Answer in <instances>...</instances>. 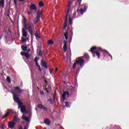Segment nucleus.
I'll use <instances>...</instances> for the list:
<instances>
[{
  "instance_id": "9d476101",
  "label": "nucleus",
  "mask_w": 129,
  "mask_h": 129,
  "mask_svg": "<svg viewBox=\"0 0 129 129\" xmlns=\"http://www.w3.org/2000/svg\"><path fill=\"white\" fill-rule=\"evenodd\" d=\"M15 125H16V124L13 121H10L8 123V126L10 128H14V127H15Z\"/></svg>"
},
{
  "instance_id": "0e129e2a",
  "label": "nucleus",
  "mask_w": 129,
  "mask_h": 129,
  "mask_svg": "<svg viewBox=\"0 0 129 129\" xmlns=\"http://www.w3.org/2000/svg\"><path fill=\"white\" fill-rule=\"evenodd\" d=\"M45 83H47V82H48V81H47L46 80H45Z\"/></svg>"
},
{
  "instance_id": "f3484780",
  "label": "nucleus",
  "mask_w": 129,
  "mask_h": 129,
  "mask_svg": "<svg viewBox=\"0 0 129 129\" xmlns=\"http://www.w3.org/2000/svg\"><path fill=\"white\" fill-rule=\"evenodd\" d=\"M21 111L22 113H25V111H26V106H23V107H21Z\"/></svg>"
},
{
  "instance_id": "c756f323",
  "label": "nucleus",
  "mask_w": 129,
  "mask_h": 129,
  "mask_svg": "<svg viewBox=\"0 0 129 129\" xmlns=\"http://www.w3.org/2000/svg\"><path fill=\"white\" fill-rule=\"evenodd\" d=\"M39 60H40V58H39V57L36 56L34 59V62L35 63L38 62V61H39Z\"/></svg>"
},
{
  "instance_id": "393cba45",
  "label": "nucleus",
  "mask_w": 129,
  "mask_h": 129,
  "mask_svg": "<svg viewBox=\"0 0 129 129\" xmlns=\"http://www.w3.org/2000/svg\"><path fill=\"white\" fill-rule=\"evenodd\" d=\"M47 43L48 45H53V44H54V41L52 40H49L48 41Z\"/></svg>"
},
{
  "instance_id": "dca6fc26",
  "label": "nucleus",
  "mask_w": 129,
  "mask_h": 129,
  "mask_svg": "<svg viewBox=\"0 0 129 129\" xmlns=\"http://www.w3.org/2000/svg\"><path fill=\"white\" fill-rule=\"evenodd\" d=\"M44 123L47 125H50L51 124V121L49 119H45L44 120Z\"/></svg>"
},
{
  "instance_id": "8fccbe9b",
  "label": "nucleus",
  "mask_w": 129,
  "mask_h": 129,
  "mask_svg": "<svg viewBox=\"0 0 129 129\" xmlns=\"http://www.w3.org/2000/svg\"><path fill=\"white\" fill-rule=\"evenodd\" d=\"M66 28H67V23H64L63 29H66Z\"/></svg>"
},
{
  "instance_id": "bb28decb",
  "label": "nucleus",
  "mask_w": 129,
  "mask_h": 129,
  "mask_svg": "<svg viewBox=\"0 0 129 129\" xmlns=\"http://www.w3.org/2000/svg\"><path fill=\"white\" fill-rule=\"evenodd\" d=\"M18 107L19 108L23 107V103L21 101H19L18 103Z\"/></svg>"
},
{
  "instance_id": "f03ea898",
  "label": "nucleus",
  "mask_w": 129,
  "mask_h": 129,
  "mask_svg": "<svg viewBox=\"0 0 129 129\" xmlns=\"http://www.w3.org/2000/svg\"><path fill=\"white\" fill-rule=\"evenodd\" d=\"M23 25L25 29L28 30V32L31 36L32 37V36H33V27H32V25H29V24H27V19H26V18H24V19H23Z\"/></svg>"
},
{
  "instance_id": "680f3d73",
  "label": "nucleus",
  "mask_w": 129,
  "mask_h": 129,
  "mask_svg": "<svg viewBox=\"0 0 129 129\" xmlns=\"http://www.w3.org/2000/svg\"><path fill=\"white\" fill-rule=\"evenodd\" d=\"M27 14H28V15H31V12L28 11V12H27Z\"/></svg>"
},
{
  "instance_id": "c85d7f7f",
  "label": "nucleus",
  "mask_w": 129,
  "mask_h": 129,
  "mask_svg": "<svg viewBox=\"0 0 129 129\" xmlns=\"http://www.w3.org/2000/svg\"><path fill=\"white\" fill-rule=\"evenodd\" d=\"M35 64L36 66L38 67V70H39L40 71H42V70H41V69L40 68V65H39V63L38 62H35Z\"/></svg>"
},
{
  "instance_id": "a211bd4d",
  "label": "nucleus",
  "mask_w": 129,
  "mask_h": 129,
  "mask_svg": "<svg viewBox=\"0 0 129 129\" xmlns=\"http://www.w3.org/2000/svg\"><path fill=\"white\" fill-rule=\"evenodd\" d=\"M17 121H18V119H17V115H15L13 117L12 122H14L15 124H16Z\"/></svg>"
},
{
  "instance_id": "412c9836",
  "label": "nucleus",
  "mask_w": 129,
  "mask_h": 129,
  "mask_svg": "<svg viewBox=\"0 0 129 129\" xmlns=\"http://www.w3.org/2000/svg\"><path fill=\"white\" fill-rule=\"evenodd\" d=\"M94 54H95L97 56V57L98 58V59H100V53L98 52V51H96Z\"/></svg>"
},
{
  "instance_id": "6e6d98bb",
  "label": "nucleus",
  "mask_w": 129,
  "mask_h": 129,
  "mask_svg": "<svg viewBox=\"0 0 129 129\" xmlns=\"http://www.w3.org/2000/svg\"><path fill=\"white\" fill-rule=\"evenodd\" d=\"M14 4H15L16 6H17V1L16 0H14Z\"/></svg>"
},
{
  "instance_id": "a19ab883",
  "label": "nucleus",
  "mask_w": 129,
  "mask_h": 129,
  "mask_svg": "<svg viewBox=\"0 0 129 129\" xmlns=\"http://www.w3.org/2000/svg\"><path fill=\"white\" fill-rule=\"evenodd\" d=\"M27 53V52H24V51H22L21 52V55H22V56H25V55Z\"/></svg>"
},
{
  "instance_id": "13d9d810",
  "label": "nucleus",
  "mask_w": 129,
  "mask_h": 129,
  "mask_svg": "<svg viewBox=\"0 0 129 129\" xmlns=\"http://www.w3.org/2000/svg\"><path fill=\"white\" fill-rule=\"evenodd\" d=\"M2 38H3V34L0 35V40L2 39Z\"/></svg>"
},
{
  "instance_id": "f704fd0d",
  "label": "nucleus",
  "mask_w": 129,
  "mask_h": 129,
  "mask_svg": "<svg viewBox=\"0 0 129 129\" xmlns=\"http://www.w3.org/2000/svg\"><path fill=\"white\" fill-rule=\"evenodd\" d=\"M114 129H121V128H120V126H119V125H115L114 126Z\"/></svg>"
},
{
  "instance_id": "3c124183",
  "label": "nucleus",
  "mask_w": 129,
  "mask_h": 129,
  "mask_svg": "<svg viewBox=\"0 0 129 129\" xmlns=\"http://www.w3.org/2000/svg\"><path fill=\"white\" fill-rule=\"evenodd\" d=\"M108 55L111 57V60H112V56L111 55V54H110V53H108Z\"/></svg>"
},
{
  "instance_id": "5fc2aeb1",
  "label": "nucleus",
  "mask_w": 129,
  "mask_h": 129,
  "mask_svg": "<svg viewBox=\"0 0 129 129\" xmlns=\"http://www.w3.org/2000/svg\"><path fill=\"white\" fill-rule=\"evenodd\" d=\"M8 32H9V33H11V34H12V30H11V29H8Z\"/></svg>"
},
{
  "instance_id": "aec40b11",
  "label": "nucleus",
  "mask_w": 129,
  "mask_h": 129,
  "mask_svg": "<svg viewBox=\"0 0 129 129\" xmlns=\"http://www.w3.org/2000/svg\"><path fill=\"white\" fill-rule=\"evenodd\" d=\"M21 49H22V51H26L28 49V46H24V45H22L21 46Z\"/></svg>"
},
{
  "instance_id": "72a5a7b5",
  "label": "nucleus",
  "mask_w": 129,
  "mask_h": 129,
  "mask_svg": "<svg viewBox=\"0 0 129 129\" xmlns=\"http://www.w3.org/2000/svg\"><path fill=\"white\" fill-rule=\"evenodd\" d=\"M24 56L26 57L27 59H30V54H28L27 53H25Z\"/></svg>"
},
{
  "instance_id": "09e8293b",
  "label": "nucleus",
  "mask_w": 129,
  "mask_h": 129,
  "mask_svg": "<svg viewBox=\"0 0 129 129\" xmlns=\"http://www.w3.org/2000/svg\"><path fill=\"white\" fill-rule=\"evenodd\" d=\"M77 3H78L79 5H81V2L82 0H77Z\"/></svg>"
},
{
  "instance_id": "ea45409f",
  "label": "nucleus",
  "mask_w": 129,
  "mask_h": 129,
  "mask_svg": "<svg viewBox=\"0 0 129 129\" xmlns=\"http://www.w3.org/2000/svg\"><path fill=\"white\" fill-rule=\"evenodd\" d=\"M73 19H76V12H74L73 13Z\"/></svg>"
},
{
  "instance_id": "7c9ffc66",
  "label": "nucleus",
  "mask_w": 129,
  "mask_h": 129,
  "mask_svg": "<svg viewBox=\"0 0 129 129\" xmlns=\"http://www.w3.org/2000/svg\"><path fill=\"white\" fill-rule=\"evenodd\" d=\"M83 58H85L86 59H89V55L88 54H86L84 56H82Z\"/></svg>"
},
{
  "instance_id": "e433bc0d",
  "label": "nucleus",
  "mask_w": 129,
  "mask_h": 129,
  "mask_svg": "<svg viewBox=\"0 0 129 129\" xmlns=\"http://www.w3.org/2000/svg\"><path fill=\"white\" fill-rule=\"evenodd\" d=\"M66 106H67V107H69L70 106V102H66Z\"/></svg>"
},
{
  "instance_id": "2f4dec72",
  "label": "nucleus",
  "mask_w": 129,
  "mask_h": 129,
  "mask_svg": "<svg viewBox=\"0 0 129 129\" xmlns=\"http://www.w3.org/2000/svg\"><path fill=\"white\" fill-rule=\"evenodd\" d=\"M7 82H9V83H11V82H12V80H11V77H7Z\"/></svg>"
},
{
  "instance_id": "b1692460",
  "label": "nucleus",
  "mask_w": 129,
  "mask_h": 129,
  "mask_svg": "<svg viewBox=\"0 0 129 129\" xmlns=\"http://www.w3.org/2000/svg\"><path fill=\"white\" fill-rule=\"evenodd\" d=\"M38 108H40V109H43L44 106L41 104H39L37 105Z\"/></svg>"
},
{
  "instance_id": "0eeeda50",
  "label": "nucleus",
  "mask_w": 129,
  "mask_h": 129,
  "mask_svg": "<svg viewBox=\"0 0 129 129\" xmlns=\"http://www.w3.org/2000/svg\"><path fill=\"white\" fill-rule=\"evenodd\" d=\"M42 15V12H40V11L37 12V16L36 17V22L34 23V25H36L39 21H40V19H41V15Z\"/></svg>"
},
{
  "instance_id": "e2e57ef3",
  "label": "nucleus",
  "mask_w": 129,
  "mask_h": 129,
  "mask_svg": "<svg viewBox=\"0 0 129 129\" xmlns=\"http://www.w3.org/2000/svg\"><path fill=\"white\" fill-rule=\"evenodd\" d=\"M57 71H58V69L57 68H55V72H57Z\"/></svg>"
},
{
  "instance_id": "69168bd1",
  "label": "nucleus",
  "mask_w": 129,
  "mask_h": 129,
  "mask_svg": "<svg viewBox=\"0 0 129 129\" xmlns=\"http://www.w3.org/2000/svg\"><path fill=\"white\" fill-rule=\"evenodd\" d=\"M30 51H31V49H28V52H30Z\"/></svg>"
},
{
  "instance_id": "20e7f679",
  "label": "nucleus",
  "mask_w": 129,
  "mask_h": 129,
  "mask_svg": "<svg viewBox=\"0 0 129 129\" xmlns=\"http://www.w3.org/2000/svg\"><path fill=\"white\" fill-rule=\"evenodd\" d=\"M17 92V93H22L23 92V90L21 89V88H20V87H13L12 88V94H13V92Z\"/></svg>"
},
{
  "instance_id": "4d7b16f0",
  "label": "nucleus",
  "mask_w": 129,
  "mask_h": 129,
  "mask_svg": "<svg viewBox=\"0 0 129 129\" xmlns=\"http://www.w3.org/2000/svg\"><path fill=\"white\" fill-rule=\"evenodd\" d=\"M24 113H25V114H28V111H27V110H26V111H24Z\"/></svg>"
},
{
  "instance_id": "c03bdc74",
  "label": "nucleus",
  "mask_w": 129,
  "mask_h": 129,
  "mask_svg": "<svg viewBox=\"0 0 129 129\" xmlns=\"http://www.w3.org/2000/svg\"><path fill=\"white\" fill-rule=\"evenodd\" d=\"M69 22H70V24L72 25V19H71V17H70Z\"/></svg>"
},
{
  "instance_id": "9b49d317",
  "label": "nucleus",
  "mask_w": 129,
  "mask_h": 129,
  "mask_svg": "<svg viewBox=\"0 0 129 129\" xmlns=\"http://www.w3.org/2000/svg\"><path fill=\"white\" fill-rule=\"evenodd\" d=\"M29 9L30 11H35L37 10V7L35 4H32L29 7Z\"/></svg>"
},
{
  "instance_id": "338daca9",
  "label": "nucleus",
  "mask_w": 129,
  "mask_h": 129,
  "mask_svg": "<svg viewBox=\"0 0 129 129\" xmlns=\"http://www.w3.org/2000/svg\"><path fill=\"white\" fill-rule=\"evenodd\" d=\"M24 129H27V126H25Z\"/></svg>"
},
{
  "instance_id": "774afa93",
  "label": "nucleus",
  "mask_w": 129,
  "mask_h": 129,
  "mask_svg": "<svg viewBox=\"0 0 129 129\" xmlns=\"http://www.w3.org/2000/svg\"><path fill=\"white\" fill-rule=\"evenodd\" d=\"M10 12H11V11L10 10H8V13L9 14Z\"/></svg>"
},
{
  "instance_id": "7ed1b4c3",
  "label": "nucleus",
  "mask_w": 129,
  "mask_h": 129,
  "mask_svg": "<svg viewBox=\"0 0 129 129\" xmlns=\"http://www.w3.org/2000/svg\"><path fill=\"white\" fill-rule=\"evenodd\" d=\"M83 57H78L76 61L74 62L73 68H75L76 65H79L80 67H81L84 64V59L82 58Z\"/></svg>"
},
{
  "instance_id": "603ef678",
  "label": "nucleus",
  "mask_w": 129,
  "mask_h": 129,
  "mask_svg": "<svg viewBox=\"0 0 129 129\" xmlns=\"http://www.w3.org/2000/svg\"><path fill=\"white\" fill-rule=\"evenodd\" d=\"M1 128H2V129H5V125L3 124V125L1 126Z\"/></svg>"
},
{
  "instance_id": "864d4df0",
  "label": "nucleus",
  "mask_w": 129,
  "mask_h": 129,
  "mask_svg": "<svg viewBox=\"0 0 129 129\" xmlns=\"http://www.w3.org/2000/svg\"><path fill=\"white\" fill-rule=\"evenodd\" d=\"M4 37H5V40H8V36L4 35Z\"/></svg>"
},
{
  "instance_id": "49530a36",
  "label": "nucleus",
  "mask_w": 129,
  "mask_h": 129,
  "mask_svg": "<svg viewBox=\"0 0 129 129\" xmlns=\"http://www.w3.org/2000/svg\"><path fill=\"white\" fill-rule=\"evenodd\" d=\"M21 40L23 42H26L27 40H26V39H25L24 37H22L21 38Z\"/></svg>"
},
{
  "instance_id": "ddd939ff",
  "label": "nucleus",
  "mask_w": 129,
  "mask_h": 129,
  "mask_svg": "<svg viewBox=\"0 0 129 129\" xmlns=\"http://www.w3.org/2000/svg\"><path fill=\"white\" fill-rule=\"evenodd\" d=\"M63 50L64 52L67 51V41L66 40H64L63 42Z\"/></svg>"
},
{
  "instance_id": "de8ad7c7",
  "label": "nucleus",
  "mask_w": 129,
  "mask_h": 129,
  "mask_svg": "<svg viewBox=\"0 0 129 129\" xmlns=\"http://www.w3.org/2000/svg\"><path fill=\"white\" fill-rule=\"evenodd\" d=\"M40 93L41 95H44V94H45V93H44V91H40Z\"/></svg>"
},
{
  "instance_id": "f257e3e1",
  "label": "nucleus",
  "mask_w": 129,
  "mask_h": 129,
  "mask_svg": "<svg viewBox=\"0 0 129 129\" xmlns=\"http://www.w3.org/2000/svg\"><path fill=\"white\" fill-rule=\"evenodd\" d=\"M23 25L25 29L28 30V32L31 36L32 37V36H33V27H32V25H29V24H27V19H26V18H24V19H23Z\"/></svg>"
},
{
  "instance_id": "4be33fe9",
  "label": "nucleus",
  "mask_w": 129,
  "mask_h": 129,
  "mask_svg": "<svg viewBox=\"0 0 129 129\" xmlns=\"http://www.w3.org/2000/svg\"><path fill=\"white\" fill-rule=\"evenodd\" d=\"M38 6L39 8H42L44 7V3H43V1H40L38 4Z\"/></svg>"
},
{
  "instance_id": "473e14b6",
  "label": "nucleus",
  "mask_w": 129,
  "mask_h": 129,
  "mask_svg": "<svg viewBox=\"0 0 129 129\" xmlns=\"http://www.w3.org/2000/svg\"><path fill=\"white\" fill-rule=\"evenodd\" d=\"M35 37H36V38H38V39H40V38H41V36H40L39 35V34H38L37 32H35Z\"/></svg>"
},
{
  "instance_id": "4468645a",
  "label": "nucleus",
  "mask_w": 129,
  "mask_h": 129,
  "mask_svg": "<svg viewBox=\"0 0 129 129\" xmlns=\"http://www.w3.org/2000/svg\"><path fill=\"white\" fill-rule=\"evenodd\" d=\"M69 90V92H70V93H73V92H74V91H75V88L74 87H71L68 89Z\"/></svg>"
},
{
  "instance_id": "c9c22d12",
  "label": "nucleus",
  "mask_w": 129,
  "mask_h": 129,
  "mask_svg": "<svg viewBox=\"0 0 129 129\" xmlns=\"http://www.w3.org/2000/svg\"><path fill=\"white\" fill-rule=\"evenodd\" d=\"M67 17H68V15L66 14L64 24H67V22L68 21V18H67Z\"/></svg>"
},
{
  "instance_id": "37998d69",
  "label": "nucleus",
  "mask_w": 129,
  "mask_h": 129,
  "mask_svg": "<svg viewBox=\"0 0 129 129\" xmlns=\"http://www.w3.org/2000/svg\"><path fill=\"white\" fill-rule=\"evenodd\" d=\"M42 109H43V110H45V111H48V108L43 106V108H42Z\"/></svg>"
},
{
  "instance_id": "2eb2a0df",
  "label": "nucleus",
  "mask_w": 129,
  "mask_h": 129,
  "mask_svg": "<svg viewBox=\"0 0 129 129\" xmlns=\"http://www.w3.org/2000/svg\"><path fill=\"white\" fill-rule=\"evenodd\" d=\"M96 49H97V47H96V46H93L92 48H91L90 51L91 52L92 54H94L95 52H96V51H95Z\"/></svg>"
},
{
  "instance_id": "58836bf2",
  "label": "nucleus",
  "mask_w": 129,
  "mask_h": 129,
  "mask_svg": "<svg viewBox=\"0 0 129 129\" xmlns=\"http://www.w3.org/2000/svg\"><path fill=\"white\" fill-rule=\"evenodd\" d=\"M98 51H100V52H103V50H102V48L101 47H98L97 48Z\"/></svg>"
},
{
  "instance_id": "6e6552de",
  "label": "nucleus",
  "mask_w": 129,
  "mask_h": 129,
  "mask_svg": "<svg viewBox=\"0 0 129 129\" xmlns=\"http://www.w3.org/2000/svg\"><path fill=\"white\" fill-rule=\"evenodd\" d=\"M66 95H69V92L64 91L63 92V94L61 95V96L62 98V101H65V98H66Z\"/></svg>"
},
{
  "instance_id": "a18cd8bd",
  "label": "nucleus",
  "mask_w": 129,
  "mask_h": 129,
  "mask_svg": "<svg viewBox=\"0 0 129 129\" xmlns=\"http://www.w3.org/2000/svg\"><path fill=\"white\" fill-rule=\"evenodd\" d=\"M103 52L104 53H106V54H108L109 53V52L107 50H103Z\"/></svg>"
},
{
  "instance_id": "6ab92c4d",
  "label": "nucleus",
  "mask_w": 129,
  "mask_h": 129,
  "mask_svg": "<svg viewBox=\"0 0 129 129\" xmlns=\"http://www.w3.org/2000/svg\"><path fill=\"white\" fill-rule=\"evenodd\" d=\"M10 113H11V111H7L6 113H5L4 115H3V117H2V119H4L6 118V117H7V116H9V114H10Z\"/></svg>"
},
{
  "instance_id": "bf43d9fd",
  "label": "nucleus",
  "mask_w": 129,
  "mask_h": 129,
  "mask_svg": "<svg viewBox=\"0 0 129 129\" xmlns=\"http://www.w3.org/2000/svg\"><path fill=\"white\" fill-rule=\"evenodd\" d=\"M19 129H23V126H22L21 125L20 126Z\"/></svg>"
},
{
  "instance_id": "1a4fd4ad",
  "label": "nucleus",
  "mask_w": 129,
  "mask_h": 129,
  "mask_svg": "<svg viewBox=\"0 0 129 129\" xmlns=\"http://www.w3.org/2000/svg\"><path fill=\"white\" fill-rule=\"evenodd\" d=\"M41 64L42 67H44L46 69H48V64H47L46 62L44 61L43 59H41Z\"/></svg>"
},
{
  "instance_id": "a878e982",
  "label": "nucleus",
  "mask_w": 129,
  "mask_h": 129,
  "mask_svg": "<svg viewBox=\"0 0 129 129\" xmlns=\"http://www.w3.org/2000/svg\"><path fill=\"white\" fill-rule=\"evenodd\" d=\"M38 56H40V57L43 56V52H42V50L41 49V48L40 49V50L39 51Z\"/></svg>"
},
{
  "instance_id": "39448f33",
  "label": "nucleus",
  "mask_w": 129,
  "mask_h": 129,
  "mask_svg": "<svg viewBox=\"0 0 129 129\" xmlns=\"http://www.w3.org/2000/svg\"><path fill=\"white\" fill-rule=\"evenodd\" d=\"M13 95L15 102L18 103V102L20 101V98L18 97L17 93H16V92H13Z\"/></svg>"
},
{
  "instance_id": "f8f14e48",
  "label": "nucleus",
  "mask_w": 129,
  "mask_h": 129,
  "mask_svg": "<svg viewBox=\"0 0 129 129\" xmlns=\"http://www.w3.org/2000/svg\"><path fill=\"white\" fill-rule=\"evenodd\" d=\"M22 35L23 37H27V35H28V32L26 31V29L25 28H22Z\"/></svg>"
},
{
  "instance_id": "052dcab7",
  "label": "nucleus",
  "mask_w": 129,
  "mask_h": 129,
  "mask_svg": "<svg viewBox=\"0 0 129 129\" xmlns=\"http://www.w3.org/2000/svg\"><path fill=\"white\" fill-rule=\"evenodd\" d=\"M19 2L23 3V2H25V0H19Z\"/></svg>"
},
{
  "instance_id": "4c0bfd02",
  "label": "nucleus",
  "mask_w": 129,
  "mask_h": 129,
  "mask_svg": "<svg viewBox=\"0 0 129 129\" xmlns=\"http://www.w3.org/2000/svg\"><path fill=\"white\" fill-rule=\"evenodd\" d=\"M24 119L25 120V121H29V120H30L29 117H24Z\"/></svg>"
},
{
  "instance_id": "79ce46f5",
  "label": "nucleus",
  "mask_w": 129,
  "mask_h": 129,
  "mask_svg": "<svg viewBox=\"0 0 129 129\" xmlns=\"http://www.w3.org/2000/svg\"><path fill=\"white\" fill-rule=\"evenodd\" d=\"M48 101H49L51 104H53V99H49V100H48Z\"/></svg>"
},
{
  "instance_id": "5701e85b",
  "label": "nucleus",
  "mask_w": 129,
  "mask_h": 129,
  "mask_svg": "<svg viewBox=\"0 0 129 129\" xmlns=\"http://www.w3.org/2000/svg\"><path fill=\"white\" fill-rule=\"evenodd\" d=\"M0 5L4 8V7H5V0H1Z\"/></svg>"
},
{
  "instance_id": "cd10ccee",
  "label": "nucleus",
  "mask_w": 129,
  "mask_h": 129,
  "mask_svg": "<svg viewBox=\"0 0 129 129\" xmlns=\"http://www.w3.org/2000/svg\"><path fill=\"white\" fill-rule=\"evenodd\" d=\"M64 36L66 40H68V32H66V33H64Z\"/></svg>"
},
{
  "instance_id": "423d86ee",
  "label": "nucleus",
  "mask_w": 129,
  "mask_h": 129,
  "mask_svg": "<svg viewBox=\"0 0 129 129\" xmlns=\"http://www.w3.org/2000/svg\"><path fill=\"white\" fill-rule=\"evenodd\" d=\"M87 10V7L85 6L84 9H81L80 10L77 9V13H80V14H81V15H83V13H85Z\"/></svg>"
}]
</instances>
